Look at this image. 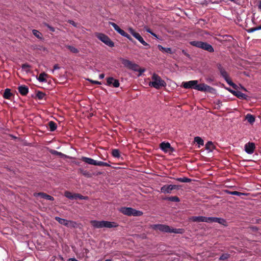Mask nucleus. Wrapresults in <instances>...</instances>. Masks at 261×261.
I'll list each match as a JSON object with an SVG mask.
<instances>
[{
	"instance_id": "f257e3e1",
	"label": "nucleus",
	"mask_w": 261,
	"mask_h": 261,
	"mask_svg": "<svg viewBox=\"0 0 261 261\" xmlns=\"http://www.w3.org/2000/svg\"><path fill=\"white\" fill-rule=\"evenodd\" d=\"M150 228L153 230H159L164 233H174L182 234L184 232V229L182 228H174L165 224H153L150 225Z\"/></svg>"
},
{
	"instance_id": "f03ea898",
	"label": "nucleus",
	"mask_w": 261,
	"mask_h": 261,
	"mask_svg": "<svg viewBox=\"0 0 261 261\" xmlns=\"http://www.w3.org/2000/svg\"><path fill=\"white\" fill-rule=\"evenodd\" d=\"M91 224L95 228H115L118 226V224L115 222L108 221H97L91 220L90 221Z\"/></svg>"
},
{
	"instance_id": "7ed1b4c3",
	"label": "nucleus",
	"mask_w": 261,
	"mask_h": 261,
	"mask_svg": "<svg viewBox=\"0 0 261 261\" xmlns=\"http://www.w3.org/2000/svg\"><path fill=\"white\" fill-rule=\"evenodd\" d=\"M151 79L152 81L149 82V86L156 89H160L162 87H165L166 85L165 82L155 73L153 74Z\"/></svg>"
},
{
	"instance_id": "20e7f679",
	"label": "nucleus",
	"mask_w": 261,
	"mask_h": 261,
	"mask_svg": "<svg viewBox=\"0 0 261 261\" xmlns=\"http://www.w3.org/2000/svg\"><path fill=\"white\" fill-rule=\"evenodd\" d=\"M190 43L194 46L203 49L210 53H212L214 51L213 46L206 42L199 41H191Z\"/></svg>"
},
{
	"instance_id": "39448f33",
	"label": "nucleus",
	"mask_w": 261,
	"mask_h": 261,
	"mask_svg": "<svg viewBox=\"0 0 261 261\" xmlns=\"http://www.w3.org/2000/svg\"><path fill=\"white\" fill-rule=\"evenodd\" d=\"M120 211L124 215L133 216H141L143 215V212L137 210L132 207H121Z\"/></svg>"
},
{
	"instance_id": "423d86ee",
	"label": "nucleus",
	"mask_w": 261,
	"mask_h": 261,
	"mask_svg": "<svg viewBox=\"0 0 261 261\" xmlns=\"http://www.w3.org/2000/svg\"><path fill=\"white\" fill-rule=\"evenodd\" d=\"M120 60L125 67L135 71H139V66L137 64L122 58H121Z\"/></svg>"
},
{
	"instance_id": "0eeeda50",
	"label": "nucleus",
	"mask_w": 261,
	"mask_h": 261,
	"mask_svg": "<svg viewBox=\"0 0 261 261\" xmlns=\"http://www.w3.org/2000/svg\"><path fill=\"white\" fill-rule=\"evenodd\" d=\"M194 89L200 91L209 92L211 93H213L215 91L214 88L205 84H198L197 83L195 87H194Z\"/></svg>"
},
{
	"instance_id": "6e6552de",
	"label": "nucleus",
	"mask_w": 261,
	"mask_h": 261,
	"mask_svg": "<svg viewBox=\"0 0 261 261\" xmlns=\"http://www.w3.org/2000/svg\"><path fill=\"white\" fill-rule=\"evenodd\" d=\"M97 37L99 40H100L108 46L110 47H113L114 46V42L112 41L109 37L107 35L102 33H98L97 35Z\"/></svg>"
},
{
	"instance_id": "1a4fd4ad",
	"label": "nucleus",
	"mask_w": 261,
	"mask_h": 261,
	"mask_svg": "<svg viewBox=\"0 0 261 261\" xmlns=\"http://www.w3.org/2000/svg\"><path fill=\"white\" fill-rule=\"evenodd\" d=\"M221 76L224 79L226 83L230 86H231L234 89H237L238 86L234 83H233L230 80L229 75L226 70L220 73Z\"/></svg>"
},
{
	"instance_id": "9d476101",
	"label": "nucleus",
	"mask_w": 261,
	"mask_h": 261,
	"mask_svg": "<svg viewBox=\"0 0 261 261\" xmlns=\"http://www.w3.org/2000/svg\"><path fill=\"white\" fill-rule=\"evenodd\" d=\"M190 220L193 222H203L209 223L210 217L205 216H193L190 218Z\"/></svg>"
},
{
	"instance_id": "9b49d317",
	"label": "nucleus",
	"mask_w": 261,
	"mask_h": 261,
	"mask_svg": "<svg viewBox=\"0 0 261 261\" xmlns=\"http://www.w3.org/2000/svg\"><path fill=\"white\" fill-rule=\"evenodd\" d=\"M198 83V81L192 80L188 82L182 83V87L185 89H194L196 84Z\"/></svg>"
},
{
	"instance_id": "f8f14e48",
	"label": "nucleus",
	"mask_w": 261,
	"mask_h": 261,
	"mask_svg": "<svg viewBox=\"0 0 261 261\" xmlns=\"http://www.w3.org/2000/svg\"><path fill=\"white\" fill-rule=\"evenodd\" d=\"M244 147L245 152L249 154H251L254 152L255 144L254 143L249 142L245 144Z\"/></svg>"
},
{
	"instance_id": "ddd939ff",
	"label": "nucleus",
	"mask_w": 261,
	"mask_h": 261,
	"mask_svg": "<svg viewBox=\"0 0 261 261\" xmlns=\"http://www.w3.org/2000/svg\"><path fill=\"white\" fill-rule=\"evenodd\" d=\"M107 85L111 86L112 85L114 87L117 88L119 86V82L117 80L114 79L112 77H109L107 79Z\"/></svg>"
},
{
	"instance_id": "4468645a",
	"label": "nucleus",
	"mask_w": 261,
	"mask_h": 261,
	"mask_svg": "<svg viewBox=\"0 0 261 261\" xmlns=\"http://www.w3.org/2000/svg\"><path fill=\"white\" fill-rule=\"evenodd\" d=\"M109 24L111 25L113 27L114 30L121 36L123 37L126 36L127 33L123 30L121 29L116 23L113 22H110Z\"/></svg>"
},
{
	"instance_id": "2eb2a0df",
	"label": "nucleus",
	"mask_w": 261,
	"mask_h": 261,
	"mask_svg": "<svg viewBox=\"0 0 261 261\" xmlns=\"http://www.w3.org/2000/svg\"><path fill=\"white\" fill-rule=\"evenodd\" d=\"M228 90L231 93L233 94V95L236 96L237 97H238L240 99H247V96L245 94L243 93L240 91H233V90H232L230 89H228Z\"/></svg>"
},
{
	"instance_id": "dca6fc26",
	"label": "nucleus",
	"mask_w": 261,
	"mask_h": 261,
	"mask_svg": "<svg viewBox=\"0 0 261 261\" xmlns=\"http://www.w3.org/2000/svg\"><path fill=\"white\" fill-rule=\"evenodd\" d=\"M213 222H217L221 224H224L226 221L225 219L221 218L210 217L209 223Z\"/></svg>"
},
{
	"instance_id": "f3484780",
	"label": "nucleus",
	"mask_w": 261,
	"mask_h": 261,
	"mask_svg": "<svg viewBox=\"0 0 261 261\" xmlns=\"http://www.w3.org/2000/svg\"><path fill=\"white\" fill-rule=\"evenodd\" d=\"M18 90L22 95H26L29 92L28 87L24 85L19 86Z\"/></svg>"
},
{
	"instance_id": "a211bd4d",
	"label": "nucleus",
	"mask_w": 261,
	"mask_h": 261,
	"mask_svg": "<svg viewBox=\"0 0 261 261\" xmlns=\"http://www.w3.org/2000/svg\"><path fill=\"white\" fill-rule=\"evenodd\" d=\"M172 190V187L171 185H166L163 186L161 188V192L163 193H171Z\"/></svg>"
},
{
	"instance_id": "6ab92c4d",
	"label": "nucleus",
	"mask_w": 261,
	"mask_h": 261,
	"mask_svg": "<svg viewBox=\"0 0 261 261\" xmlns=\"http://www.w3.org/2000/svg\"><path fill=\"white\" fill-rule=\"evenodd\" d=\"M82 160L89 165H92L96 166L97 161L94 160V159H93L92 158L83 156L82 158Z\"/></svg>"
},
{
	"instance_id": "aec40b11",
	"label": "nucleus",
	"mask_w": 261,
	"mask_h": 261,
	"mask_svg": "<svg viewBox=\"0 0 261 261\" xmlns=\"http://www.w3.org/2000/svg\"><path fill=\"white\" fill-rule=\"evenodd\" d=\"M160 148L163 151L167 152L168 149L171 148V147L169 143L162 142L160 144Z\"/></svg>"
},
{
	"instance_id": "412c9836",
	"label": "nucleus",
	"mask_w": 261,
	"mask_h": 261,
	"mask_svg": "<svg viewBox=\"0 0 261 261\" xmlns=\"http://www.w3.org/2000/svg\"><path fill=\"white\" fill-rule=\"evenodd\" d=\"M135 38L136 39H137L142 44H143L144 46H147V48H150V45L144 40L143 38L141 36V35L139 33L136 34Z\"/></svg>"
},
{
	"instance_id": "4be33fe9",
	"label": "nucleus",
	"mask_w": 261,
	"mask_h": 261,
	"mask_svg": "<svg viewBox=\"0 0 261 261\" xmlns=\"http://www.w3.org/2000/svg\"><path fill=\"white\" fill-rule=\"evenodd\" d=\"M36 195L48 200L53 201L54 199L53 197L44 193H38Z\"/></svg>"
},
{
	"instance_id": "5701e85b",
	"label": "nucleus",
	"mask_w": 261,
	"mask_h": 261,
	"mask_svg": "<svg viewBox=\"0 0 261 261\" xmlns=\"http://www.w3.org/2000/svg\"><path fill=\"white\" fill-rule=\"evenodd\" d=\"M158 47L160 50H161L163 52H165V53H169V54H171L173 53V52L172 51L171 48L170 47H164L160 44H159L158 45Z\"/></svg>"
},
{
	"instance_id": "b1692460",
	"label": "nucleus",
	"mask_w": 261,
	"mask_h": 261,
	"mask_svg": "<svg viewBox=\"0 0 261 261\" xmlns=\"http://www.w3.org/2000/svg\"><path fill=\"white\" fill-rule=\"evenodd\" d=\"M12 95V93L11 92L10 89L8 88L6 89L3 94L4 98L7 99H10Z\"/></svg>"
},
{
	"instance_id": "393cba45",
	"label": "nucleus",
	"mask_w": 261,
	"mask_h": 261,
	"mask_svg": "<svg viewBox=\"0 0 261 261\" xmlns=\"http://www.w3.org/2000/svg\"><path fill=\"white\" fill-rule=\"evenodd\" d=\"M56 220H57L60 224L64 225L65 226H67L68 220H66L65 219L61 218L59 217H55Z\"/></svg>"
},
{
	"instance_id": "a878e982",
	"label": "nucleus",
	"mask_w": 261,
	"mask_h": 261,
	"mask_svg": "<svg viewBox=\"0 0 261 261\" xmlns=\"http://www.w3.org/2000/svg\"><path fill=\"white\" fill-rule=\"evenodd\" d=\"M46 76H47V74L43 72L39 74V76L37 78V80L40 82H46V80L45 77Z\"/></svg>"
},
{
	"instance_id": "bb28decb",
	"label": "nucleus",
	"mask_w": 261,
	"mask_h": 261,
	"mask_svg": "<svg viewBox=\"0 0 261 261\" xmlns=\"http://www.w3.org/2000/svg\"><path fill=\"white\" fill-rule=\"evenodd\" d=\"M214 145L211 141H208L205 144V149L207 150L208 152L212 151L214 149Z\"/></svg>"
},
{
	"instance_id": "cd10ccee",
	"label": "nucleus",
	"mask_w": 261,
	"mask_h": 261,
	"mask_svg": "<svg viewBox=\"0 0 261 261\" xmlns=\"http://www.w3.org/2000/svg\"><path fill=\"white\" fill-rule=\"evenodd\" d=\"M245 119L250 123H253L255 121L254 117L250 114H247L245 116Z\"/></svg>"
},
{
	"instance_id": "c85d7f7f",
	"label": "nucleus",
	"mask_w": 261,
	"mask_h": 261,
	"mask_svg": "<svg viewBox=\"0 0 261 261\" xmlns=\"http://www.w3.org/2000/svg\"><path fill=\"white\" fill-rule=\"evenodd\" d=\"M177 181H178L181 182H190L192 181L191 178L184 177H178L175 178Z\"/></svg>"
},
{
	"instance_id": "c756f323",
	"label": "nucleus",
	"mask_w": 261,
	"mask_h": 261,
	"mask_svg": "<svg viewBox=\"0 0 261 261\" xmlns=\"http://www.w3.org/2000/svg\"><path fill=\"white\" fill-rule=\"evenodd\" d=\"M66 227L69 228H75L77 227V223L75 221L68 220Z\"/></svg>"
},
{
	"instance_id": "7c9ffc66",
	"label": "nucleus",
	"mask_w": 261,
	"mask_h": 261,
	"mask_svg": "<svg viewBox=\"0 0 261 261\" xmlns=\"http://www.w3.org/2000/svg\"><path fill=\"white\" fill-rule=\"evenodd\" d=\"M48 126L49 130L51 132L55 130L57 128V124L53 121H50L48 122Z\"/></svg>"
},
{
	"instance_id": "2f4dec72",
	"label": "nucleus",
	"mask_w": 261,
	"mask_h": 261,
	"mask_svg": "<svg viewBox=\"0 0 261 261\" xmlns=\"http://www.w3.org/2000/svg\"><path fill=\"white\" fill-rule=\"evenodd\" d=\"M195 142L199 145V147L200 146H203L204 144L203 140L200 137H196L194 138Z\"/></svg>"
},
{
	"instance_id": "473e14b6",
	"label": "nucleus",
	"mask_w": 261,
	"mask_h": 261,
	"mask_svg": "<svg viewBox=\"0 0 261 261\" xmlns=\"http://www.w3.org/2000/svg\"><path fill=\"white\" fill-rule=\"evenodd\" d=\"M165 200H167L173 202H179L180 201L179 198L177 196H171L164 198Z\"/></svg>"
},
{
	"instance_id": "72a5a7b5",
	"label": "nucleus",
	"mask_w": 261,
	"mask_h": 261,
	"mask_svg": "<svg viewBox=\"0 0 261 261\" xmlns=\"http://www.w3.org/2000/svg\"><path fill=\"white\" fill-rule=\"evenodd\" d=\"M112 154L113 157L116 158H119L120 155V152L118 149H113L112 151Z\"/></svg>"
},
{
	"instance_id": "f704fd0d",
	"label": "nucleus",
	"mask_w": 261,
	"mask_h": 261,
	"mask_svg": "<svg viewBox=\"0 0 261 261\" xmlns=\"http://www.w3.org/2000/svg\"><path fill=\"white\" fill-rule=\"evenodd\" d=\"M77 198L82 200H87L88 198L87 196H84L79 194H74V199H76Z\"/></svg>"
},
{
	"instance_id": "c9c22d12",
	"label": "nucleus",
	"mask_w": 261,
	"mask_h": 261,
	"mask_svg": "<svg viewBox=\"0 0 261 261\" xmlns=\"http://www.w3.org/2000/svg\"><path fill=\"white\" fill-rule=\"evenodd\" d=\"M30 65L28 64H23L22 65V69L27 72H29L30 71Z\"/></svg>"
},
{
	"instance_id": "e433bc0d",
	"label": "nucleus",
	"mask_w": 261,
	"mask_h": 261,
	"mask_svg": "<svg viewBox=\"0 0 261 261\" xmlns=\"http://www.w3.org/2000/svg\"><path fill=\"white\" fill-rule=\"evenodd\" d=\"M65 196L69 199H74V194H73L70 192L66 191L65 192Z\"/></svg>"
},
{
	"instance_id": "4c0bfd02",
	"label": "nucleus",
	"mask_w": 261,
	"mask_h": 261,
	"mask_svg": "<svg viewBox=\"0 0 261 261\" xmlns=\"http://www.w3.org/2000/svg\"><path fill=\"white\" fill-rule=\"evenodd\" d=\"M96 166L108 167V166H110V165L106 162L97 161Z\"/></svg>"
},
{
	"instance_id": "58836bf2",
	"label": "nucleus",
	"mask_w": 261,
	"mask_h": 261,
	"mask_svg": "<svg viewBox=\"0 0 261 261\" xmlns=\"http://www.w3.org/2000/svg\"><path fill=\"white\" fill-rule=\"evenodd\" d=\"M230 255L228 253H224L222 254L219 257V260H222L224 259H226L229 257Z\"/></svg>"
},
{
	"instance_id": "ea45409f",
	"label": "nucleus",
	"mask_w": 261,
	"mask_h": 261,
	"mask_svg": "<svg viewBox=\"0 0 261 261\" xmlns=\"http://www.w3.org/2000/svg\"><path fill=\"white\" fill-rule=\"evenodd\" d=\"M67 48L72 53H77L79 52V50L77 48H76L75 47L72 46H71V45H68L67 46Z\"/></svg>"
},
{
	"instance_id": "a19ab883",
	"label": "nucleus",
	"mask_w": 261,
	"mask_h": 261,
	"mask_svg": "<svg viewBox=\"0 0 261 261\" xmlns=\"http://www.w3.org/2000/svg\"><path fill=\"white\" fill-rule=\"evenodd\" d=\"M217 67L218 69L219 70V71L220 72V73L225 70V69L224 68V67L220 63H218L217 64Z\"/></svg>"
},
{
	"instance_id": "79ce46f5",
	"label": "nucleus",
	"mask_w": 261,
	"mask_h": 261,
	"mask_svg": "<svg viewBox=\"0 0 261 261\" xmlns=\"http://www.w3.org/2000/svg\"><path fill=\"white\" fill-rule=\"evenodd\" d=\"M33 34L38 38H41V34L37 30H33L32 31Z\"/></svg>"
},
{
	"instance_id": "37998d69",
	"label": "nucleus",
	"mask_w": 261,
	"mask_h": 261,
	"mask_svg": "<svg viewBox=\"0 0 261 261\" xmlns=\"http://www.w3.org/2000/svg\"><path fill=\"white\" fill-rule=\"evenodd\" d=\"M229 193V194H230L231 195H237V196H239L245 195V194L243 193L239 192L236 191H235L230 192Z\"/></svg>"
},
{
	"instance_id": "c03bdc74",
	"label": "nucleus",
	"mask_w": 261,
	"mask_h": 261,
	"mask_svg": "<svg viewBox=\"0 0 261 261\" xmlns=\"http://www.w3.org/2000/svg\"><path fill=\"white\" fill-rule=\"evenodd\" d=\"M129 32L135 37L136 34H137L138 33H136L134 30L132 28H129L128 29Z\"/></svg>"
},
{
	"instance_id": "a18cd8bd",
	"label": "nucleus",
	"mask_w": 261,
	"mask_h": 261,
	"mask_svg": "<svg viewBox=\"0 0 261 261\" xmlns=\"http://www.w3.org/2000/svg\"><path fill=\"white\" fill-rule=\"evenodd\" d=\"M53 153L55 154H57L60 156H62L63 155H64V154H63L62 153L60 152H58L57 151H56V150H54Z\"/></svg>"
},
{
	"instance_id": "49530a36",
	"label": "nucleus",
	"mask_w": 261,
	"mask_h": 261,
	"mask_svg": "<svg viewBox=\"0 0 261 261\" xmlns=\"http://www.w3.org/2000/svg\"><path fill=\"white\" fill-rule=\"evenodd\" d=\"M82 174L85 175V176H87V177H90V173L87 171H82Z\"/></svg>"
},
{
	"instance_id": "de8ad7c7",
	"label": "nucleus",
	"mask_w": 261,
	"mask_h": 261,
	"mask_svg": "<svg viewBox=\"0 0 261 261\" xmlns=\"http://www.w3.org/2000/svg\"><path fill=\"white\" fill-rule=\"evenodd\" d=\"M171 187H172V190H174V189H179V186H177V185H171Z\"/></svg>"
},
{
	"instance_id": "09e8293b",
	"label": "nucleus",
	"mask_w": 261,
	"mask_h": 261,
	"mask_svg": "<svg viewBox=\"0 0 261 261\" xmlns=\"http://www.w3.org/2000/svg\"><path fill=\"white\" fill-rule=\"evenodd\" d=\"M256 31V28H250L248 30V33H252Z\"/></svg>"
},
{
	"instance_id": "8fccbe9b",
	"label": "nucleus",
	"mask_w": 261,
	"mask_h": 261,
	"mask_svg": "<svg viewBox=\"0 0 261 261\" xmlns=\"http://www.w3.org/2000/svg\"><path fill=\"white\" fill-rule=\"evenodd\" d=\"M124 37H126L127 39H128L130 41L133 42V38L127 33L126 34V36H124Z\"/></svg>"
},
{
	"instance_id": "3c124183",
	"label": "nucleus",
	"mask_w": 261,
	"mask_h": 261,
	"mask_svg": "<svg viewBox=\"0 0 261 261\" xmlns=\"http://www.w3.org/2000/svg\"><path fill=\"white\" fill-rule=\"evenodd\" d=\"M60 69V67L58 64H56L54 66V69L52 70V72H54V70Z\"/></svg>"
},
{
	"instance_id": "603ef678",
	"label": "nucleus",
	"mask_w": 261,
	"mask_h": 261,
	"mask_svg": "<svg viewBox=\"0 0 261 261\" xmlns=\"http://www.w3.org/2000/svg\"><path fill=\"white\" fill-rule=\"evenodd\" d=\"M88 80L90 82H91L92 83H94V84H95L100 85L101 84L100 82H99L98 81H93V80Z\"/></svg>"
},
{
	"instance_id": "864d4df0",
	"label": "nucleus",
	"mask_w": 261,
	"mask_h": 261,
	"mask_svg": "<svg viewBox=\"0 0 261 261\" xmlns=\"http://www.w3.org/2000/svg\"><path fill=\"white\" fill-rule=\"evenodd\" d=\"M47 27L48 28V29H49L50 31H51V32H55V29L54 28L51 27V26H49V25L47 24Z\"/></svg>"
},
{
	"instance_id": "5fc2aeb1",
	"label": "nucleus",
	"mask_w": 261,
	"mask_h": 261,
	"mask_svg": "<svg viewBox=\"0 0 261 261\" xmlns=\"http://www.w3.org/2000/svg\"><path fill=\"white\" fill-rule=\"evenodd\" d=\"M44 96V94L42 93H40L38 94V96L39 98H42Z\"/></svg>"
},
{
	"instance_id": "6e6d98bb",
	"label": "nucleus",
	"mask_w": 261,
	"mask_h": 261,
	"mask_svg": "<svg viewBox=\"0 0 261 261\" xmlns=\"http://www.w3.org/2000/svg\"><path fill=\"white\" fill-rule=\"evenodd\" d=\"M145 31H146L147 33H149V34H151V33L152 32L151 31V30H150V29H149V28H145Z\"/></svg>"
},
{
	"instance_id": "4d7b16f0",
	"label": "nucleus",
	"mask_w": 261,
	"mask_h": 261,
	"mask_svg": "<svg viewBox=\"0 0 261 261\" xmlns=\"http://www.w3.org/2000/svg\"><path fill=\"white\" fill-rule=\"evenodd\" d=\"M104 77H105V74H104L102 73V74H99V78L100 79H103Z\"/></svg>"
},
{
	"instance_id": "13d9d810",
	"label": "nucleus",
	"mask_w": 261,
	"mask_h": 261,
	"mask_svg": "<svg viewBox=\"0 0 261 261\" xmlns=\"http://www.w3.org/2000/svg\"><path fill=\"white\" fill-rule=\"evenodd\" d=\"M206 82L210 83V82H212L213 80L211 78H206Z\"/></svg>"
},
{
	"instance_id": "bf43d9fd",
	"label": "nucleus",
	"mask_w": 261,
	"mask_h": 261,
	"mask_svg": "<svg viewBox=\"0 0 261 261\" xmlns=\"http://www.w3.org/2000/svg\"><path fill=\"white\" fill-rule=\"evenodd\" d=\"M150 34L152 35L153 37L158 38V36L155 33L152 32Z\"/></svg>"
},
{
	"instance_id": "052dcab7",
	"label": "nucleus",
	"mask_w": 261,
	"mask_h": 261,
	"mask_svg": "<svg viewBox=\"0 0 261 261\" xmlns=\"http://www.w3.org/2000/svg\"><path fill=\"white\" fill-rule=\"evenodd\" d=\"M258 8L259 10H261V0L259 2Z\"/></svg>"
},
{
	"instance_id": "680f3d73",
	"label": "nucleus",
	"mask_w": 261,
	"mask_h": 261,
	"mask_svg": "<svg viewBox=\"0 0 261 261\" xmlns=\"http://www.w3.org/2000/svg\"><path fill=\"white\" fill-rule=\"evenodd\" d=\"M255 28H256V31L260 30H261V25H260L258 27H256Z\"/></svg>"
},
{
	"instance_id": "e2e57ef3",
	"label": "nucleus",
	"mask_w": 261,
	"mask_h": 261,
	"mask_svg": "<svg viewBox=\"0 0 261 261\" xmlns=\"http://www.w3.org/2000/svg\"><path fill=\"white\" fill-rule=\"evenodd\" d=\"M182 53L185 55H186L187 56H189V55L188 54H187L184 50H182Z\"/></svg>"
},
{
	"instance_id": "0e129e2a",
	"label": "nucleus",
	"mask_w": 261,
	"mask_h": 261,
	"mask_svg": "<svg viewBox=\"0 0 261 261\" xmlns=\"http://www.w3.org/2000/svg\"><path fill=\"white\" fill-rule=\"evenodd\" d=\"M105 261H113L111 259H107Z\"/></svg>"
},
{
	"instance_id": "69168bd1",
	"label": "nucleus",
	"mask_w": 261,
	"mask_h": 261,
	"mask_svg": "<svg viewBox=\"0 0 261 261\" xmlns=\"http://www.w3.org/2000/svg\"><path fill=\"white\" fill-rule=\"evenodd\" d=\"M242 88L244 90H245V91H246V89H245V88H244V87H242Z\"/></svg>"
}]
</instances>
